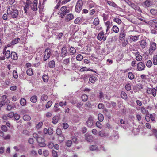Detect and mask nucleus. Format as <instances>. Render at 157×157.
<instances>
[{
  "mask_svg": "<svg viewBox=\"0 0 157 157\" xmlns=\"http://www.w3.org/2000/svg\"><path fill=\"white\" fill-rule=\"evenodd\" d=\"M104 118L103 115L102 114L99 113L98 114V119L100 122L102 121Z\"/></svg>",
  "mask_w": 157,
  "mask_h": 157,
  "instance_id": "37",
  "label": "nucleus"
},
{
  "mask_svg": "<svg viewBox=\"0 0 157 157\" xmlns=\"http://www.w3.org/2000/svg\"><path fill=\"white\" fill-rule=\"evenodd\" d=\"M125 88L127 91H129L131 89V85L130 84H127L125 86Z\"/></svg>",
  "mask_w": 157,
  "mask_h": 157,
  "instance_id": "60",
  "label": "nucleus"
},
{
  "mask_svg": "<svg viewBox=\"0 0 157 157\" xmlns=\"http://www.w3.org/2000/svg\"><path fill=\"white\" fill-rule=\"evenodd\" d=\"M7 13L8 18H16L18 14V10L16 9L13 8L12 6H10L8 7L7 10Z\"/></svg>",
  "mask_w": 157,
  "mask_h": 157,
  "instance_id": "1",
  "label": "nucleus"
},
{
  "mask_svg": "<svg viewBox=\"0 0 157 157\" xmlns=\"http://www.w3.org/2000/svg\"><path fill=\"white\" fill-rule=\"evenodd\" d=\"M145 67V64L142 62H140L137 64V68L138 71L144 70Z\"/></svg>",
  "mask_w": 157,
  "mask_h": 157,
  "instance_id": "11",
  "label": "nucleus"
},
{
  "mask_svg": "<svg viewBox=\"0 0 157 157\" xmlns=\"http://www.w3.org/2000/svg\"><path fill=\"white\" fill-rule=\"evenodd\" d=\"M150 12L153 15H155L157 13V10L154 9H151L150 10Z\"/></svg>",
  "mask_w": 157,
  "mask_h": 157,
  "instance_id": "55",
  "label": "nucleus"
},
{
  "mask_svg": "<svg viewBox=\"0 0 157 157\" xmlns=\"http://www.w3.org/2000/svg\"><path fill=\"white\" fill-rule=\"evenodd\" d=\"M52 102L51 101H48L46 105V108H48L50 107L52 105Z\"/></svg>",
  "mask_w": 157,
  "mask_h": 157,
  "instance_id": "61",
  "label": "nucleus"
},
{
  "mask_svg": "<svg viewBox=\"0 0 157 157\" xmlns=\"http://www.w3.org/2000/svg\"><path fill=\"white\" fill-rule=\"evenodd\" d=\"M54 144L53 142H51L49 143L48 144V146L50 149L54 147Z\"/></svg>",
  "mask_w": 157,
  "mask_h": 157,
  "instance_id": "56",
  "label": "nucleus"
},
{
  "mask_svg": "<svg viewBox=\"0 0 157 157\" xmlns=\"http://www.w3.org/2000/svg\"><path fill=\"white\" fill-rule=\"evenodd\" d=\"M82 8L77 6H75V11L78 13H79L82 10Z\"/></svg>",
  "mask_w": 157,
  "mask_h": 157,
  "instance_id": "64",
  "label": "nucleus"
},
{
  "mask_svg": "<svg viewBox=\"0 0 157 157\" xmlns=\"http://www.w3.org/2000/svg\"><path fill=\"white\" fill-rule=\"evenodd\" d=\"M83 2L82 0H78L76 3V6L82 8Z\"/></svg>",
  "mask_w": 157,
  "mask_h": 157,
  "instance_id": "28",
  "label": "nucleus"
},
{
  "mask_svg": "<svg viewBox=\"0 0 157 157\" xmlns=\"http://www.w3.org/2000/svg\"><path fill=\"white\" fill-rule=\"evenodd\" d=\"M112 22H110L109 21H107L106 22H105V24L106 26V33L105 34H109V32L107 33L109 30L110 29L111 27V25L112 24Z\"/></svg>",
  "mask_w": 157,
  "mask_h": 157,
  "instance_id": "15",
  "label": "nucleus"
},
{
  "mask_svg": "<svg viewBox=\"0 0 157 157\" xmlns=\"http://www.w3.org/2000/svg\"><path fill=\"white\" fill-rule=\"evenodd\" d=\"M156 48V44L155 42L151 43L149 50V54L151 55L153 53V52L155 51Z\"/></svg>",
  "mask_w": 157,
  "mask_h": 157,
  "instance_id": "4",
  "label": "nucleus"
},
{
  "mask_svg": "<svg viewBox=\"0 0 157 157\" xmlns=\"http://www.w3.org/2000/svg\"><path fill=\"white\" fill-rule=\"evenodd\" d=\"M128 3L129 6H130L132 7L133 8H136V5L134 3H132L131 2L129 1Z\"/></svg>",
  "mask_w": 157,
  "mask_h": 157,
  "instance_id": "58",
  "label": "nucleus"
},
{
  "mask_svg": "<svg viewBox=\"0 0 157 157\" xmlns=\"http://www.w3.org/2000/svg\"><path fill=\"white\" fill-rule=\"evenodd\" d=\"M37 101V97L35 95L32 96L30 98V101L33 103H35Z\"/></svg>",
  "mask_w": 157,
  "mask_h": 157,
  "instance_id": "29",
  "label": "nucleus"
},
{
  "mask_svg": "<svg viewBox=\"0 0 157 157\" xmlns=\"http://www.w3.org/2000/svg\"><path fill=\"white\" fill-rule=\"evenodd\" d=\"M20 102L21 105L23 106L26 105V101L24 98H21L20 100Z\"/></svg>",
  "mask_w": 157,
  "mask_h": 157,
  "instance_id": "36",
  "label": "nucleus"
},
{
  "mask_svg": "<svg viewBox=\"0 0 157 157\" xmlns=\"http://www.w3.org/2000/svg\"><path fill=\"white\" fill-rule=\"evenodd\" d=\"M6 58L8 59L11 56V53L9 50H7L6 52H5L4 54Z\"/></svg>",
  "mask_w": 157,
  "mask_h": 157,
  "instance_id": "38",
  "label": "nucleus"
},
{
  "mask_svg": "<svg viewBox=\"0 0 157 157\" xmlns=\"http://www.w3.org/2000/svg\"><path fill=\"white\" fill-rule=\"evenodd\" d=\"M23 119L25 121H28L30 120L31 117L29 115H25L24 116Z\"/></svg>",
  "mask_w": 157,
  "mask_h": 157,
  "instance_id": "43",
  "label": "nucleus"
},
{
  "mask_svg": "<svg viewBox=\"0 0 157 157\" xmlns=\"http://www.w3.org/2000/svg\"><path fill=\"white\" fill-rule=\"evenodd\" d=\"M26 72L27 74L29 76H31L33 75L32 69L31 68L28 69Z\"/></svg>",
  "mask_w": 157,
  "mask_h": 157,
  "instance_id": "49",
  "label": "nucleus"
},
{
  "mask_svg": "<svg viewBox=\"0 0 157 157\" xmlns=\"http://www.w3.org/2000/svg\"><path fill=\"white\" fill-rule=\"evenodd\" d=\"M119 135L118 132L116 131H114L111 136L110 137V139L113 140H116L118 138Z\"/></svg>",
  "mask_w": 157,
  "mask_h": 157,
  "instance_id": "13",
  "label": "nucleus"
},
{
  "mask_svg": "<svg viewBox=\"0 0 157 157\" xmlns=\"http://www.w3.org/2000/svg\"><path fill=\"white\" fill-rule=\"evenodd\" d=\"M99 19L98 17H97L94 19L93 21V24L94 25L97 26L99 24Z\"/></svg>",
  "mask_w": 157,
  "mask_h": 157,
  "instance_id": "42",
  "label": "nucleus"
},
{
  "mask_svg": "<svg viewBox=\"0 0 157 157\" xmlns=\"http://www.w3.org/2000/svg\"><path fill=\"white\" fill-rule=\"evenodd\" d=\"M72 144V141L71 140H69L66 141L65 142L66 145L68 147H70Z\"/></svg>",
  "mask_w": 157,
  "mask_h": 157,
  "instance_id": "47",
  "label": "nucleus"
},
{
  "mask_svg": "<svg viewBox=\"0 0 157 157\" xmlns=\"http://www.w3.org/2000/svg\"><path fill=\"white\" fill-rule=\"evenodd\" d=\"M97 80V78L96 76H91L89 78L90 81L93 84H94Z\"/></svg>",
  "mask_w": 157,
  "mask_h": 157,
  "instance_id": "24",
  "label": "nucleus"
},
{
  "mask_svg": "<svg viewBox=\"0 0 157 157\" xmlns=\"http://www.w3.org/2000/svg\"><path fill=\"white\" fill-rule=\"evenodd\" d=\"M139 36V35H130L129 37L131 40H132L133 41H136L138 40Z\"/></svg>",
  "mask_w": 157,
  "mask_h": 157,
  "instance_id": "22",
  "label": "nucleus"
},
{
  "mask_svg": "<svg viewBox=\"0 0 157 157\" xmlns=\"http://www.w3.org/2000/svg\"><path fill=\"white\" fill-rule=\"evenodd\" d=\"M86 124L89 127H91L94 125V121L92 117L90 116L89 117L86 122Z\"/></svg>",
  "mask_w": 157,
  "mask_h": 157,
  "instance_id": "8",
  "label": "nucleus"
},
{
  "mask_svg": "<svg viewBox=\"0 0 157 157\" xmlns=\"http://www.w3.org/2000/svg\"><path fill=\"white\" fill-rule=\"evenodd\" d=\"M37 142L38 143L39 146L41 147H44L46 146L44 143V140L42 138H39L37 139Z\"/></svg>",
  "mask_w": 157,
  "mask_h": 157,
  "instance_id": "10",
  "label": "nucleus"
},
{
  "mask_svg": "<svg viewBox=\"0 0 157 157\" xmlns=\"http://www.w3.org/2000/svg\"><path fill=\"white\" fill-rule=\"evenodd\" d=\"M82 99L83 101H86L88 99V97L86 94H84L82 96Z\"/></svg>",
  "mask_w": 157,
  "mask_h": 157,
  "instance_id": "44",
  "label": "nucleus"
},
{
  "mask_svg": "<svg viewBox=\"0 0 157 157\" xmlns=\"http://www.w3.org/2000/svg\"><path fill=\"white\" fill-rule=\"evenodd\" d=\"M48 134L49 135H52L53 133V130L52 128H49L48 129Z\"/></svg>",
  "mask_w": 157,
  "mask_h": 157,
  "instance_id": "63",
  "label": "nucleus"
},
{
  "mask_svg": "<svg viewBox=\"0 0 157 157\" xmlns=\"http://www.w3.org/2000/svg\"><path fill=\"white\" fill-rule=\"evenodd\" d=\"M38 3L37 0H34L32 2L30 0H27L26 2V4L28 6H30L31 10L34 11H36L38 10Z\"/></svg>",
  "mask_w": 157,
  "mask_h": 157,
  "instance_id": "2",
  "label": "nucleus"
},
{
  "mask_svg": "<svg viewBox=\"0 0 157 157\" xmlns=\"http://www.w3.org/2000/svg\"><path fill=\"white\" fill-rule=\"evenodd\" d=\"M48 99V96L47 95L45 94H43L42 95L41 98V100L43 101H44L47 100Z\"/></svg>",
  "mask_w": 157,
  "mask_h": 157,
  "instance_id": "48",
  "label": "nucleus"
},
{
  "mask_svg": "<svg viewBox=\"0 0 157 157\" xmlns=\"http://www.w3.org/2000/svg\"><path fill=\"white\" fill-rule=\"evenodd\" d=\"M79 71L81 72H83L84 71H93L95 73H96V71L94 70L90 69V68H87L86 67H83L82 68H81L79 70Z\"/></svg>",
  "mask_w": 157,
  "mask_h": 157,
  "instance_id": "21",
  "label": "nucleus"
},
{
  "mask_svg": "<svg viewBox=\"0 0 157 157\" xmlns=\"http://www.w3.org/2000/svg\"><path fill=\"white\" fill-rule=\"evenodd\" d=\"M126 36V34L124 28L120 29L119 33V39L120 40H124Z\"/></svg>",
  "mask_w": 157,
  "mask_h": 157,
  "instance_id": "7",
  "label": "nucleus"
},
{
  "mask_svg": "<svg viewBox=\"0 0 157 157\" xmlns=\"http://www.w3.org/2000/svg\"><path fill=\"white\" fill-rule=\"evenodd\" d=\"M98 135L101 137H108L109 136L108 133H106L103 131L101 130L98 132Z\"/></svg>",
  "mask_w": 157,
  "mask_h": 157,
  "instance_id": "16",
  "label": "nucleus"
},
{
  "mask_svg": "<svg viewBox=\"0 0 157 157\" xmlns=\"http://www.w3.org/2000/svg\"><path fill=\"white\" fill-rule=\"evenodd\" d=\"M58 121L57 116H54L52 119V122L53 124H56L58 122Z\"/></svg>",
  "mask_w": 157,
  "mask_h": 157,
  "instance_id": "45",
  "label": "nucleus"
},
{
  "mask_svg": "<svg viewBox=\"0 0 157 157\" xmlns=\"http://www.w3.org/2000/svg\"><path fill=\"white\" fill-rule=\"evenodd\" d=\"M10 57L12 59L16 60L18 58V56L17 53L14 52H12L11 53Z\"/></svg>",
  "mask_w": 157,
  "mask_h": 157,
  "instance_id": "20",
  "label": "nucleus"
},
{
  "mask_svg": "<svg viewBox=\"0 0 157 157\" xmlns=\"http://www.w3.org/2000/svg\"><path fill=\"white\" fill-rule=\"evenodd\" d=\"M121 96L123 99H126L127 98V96L126 94L124 91H122L121 92Z\"/></svg>",
  "mask_w": 157,
  "mask_h": 157,
  "instance_id": "41",
  "label": "nucleus"
},
{
  "mask_svg": "<svg viewBox=\"0 0 157 157\" xmlns=\"http://www.w3.org/2000/svg\"><path fill=\"white\" fill-rule=\"evenodd\" d=\"M68 54L67 48L65 47H62L61 49V56L62 58L65 57L67 56Z\"/></svg>",
  "mask_w": 157,
  "mask_h": 157,
  "instance_id": "12",
  "label": "nucleus"
},
{
  "mask_svg": "<svg viewBox=\"0 0 157 157\" xmlns=\"http://www.w3.org/2000/svg\"><path fill=\"white\" fill-rule=\"evenodd\" d=\"M128 76L129 78L131 80H132L135 78L134 75L131 72H128Z\"/></svg>",
  "mask_w": 157,
  "mask_h": 157,
  "instance_id": "30",
  "label": "nucleus"
},
{
  "mask_svg": "<svg viewBox=\"0 0 157 157\" xmlns=\"http://www.w3.org/2000/svg\"><path fill=\"white\" fill-rule=\"evenodd\" d=\"M146 66L148 68L151 67L152 65V63L151 60L148 61L146 64Z\"/></svg>",
  "mask_w": 157,
  "mask_h": 157,
  "instance_id": "51",
  "label": "nucleus"
},
{
  "mask_svg": "<svg viewBox=\"0 0 157 157\" xmlns=\"http://www.w3.org/2000/svg\"><path fill=\"white\" fill-rule=\"evenodd\" d=\"M70 12V10L67 9V7L66 6L62 7L60 9V12L62 13L63 16H65L67 13Z\"/></svg>",
  "mask_w": 157,
  "mask_h": 157,
  "instance_id": "5",
  "label": "nucleus"
},
{
  "mask_svg": "<svg viewBox=\"0 0 157 157\" xmlns=\"http://www.w3.org/2000/svg\"><path fill=\"white\" fill-rule=\"evenodd\" d=\"M147 92L149 94H152L154 97L156 96V90L155 88L151 89L148 88L147 89Z\"/></svg>",
  "mask_w": 157,
  "mask_h": 157,
  "instance_id": "9",
  "label": "nucleus"
},
{
  "mask_svg": "<svg viewBox=\"0 0 157 157\" xmlns=\"http://www.w3.org/2000/svg\"><path fill=\"white\" fill-rule=\"evenodd\" d=\"M74 104L75 106L78 108L81 107L82 105V104L81 102H78V101H75V103Z\"/></svg>",
  "mask_w": 157,
  "mask_h": 157,
  "instance_id": "59",
  "label": "nucleus"
},
{
  "mask_svg": "<svg viewBox=\"0 0 157 157\" xmlns=\"http://www.w3.org/2000/svg\"><path fill=\"white\" fill-rule=\"evenodd\" d=\"M70 63L69 58H66L63 59V65L66 66H68Z\"/></svg>",
  "mask_w": 157,
  "mask_h": 157,
  "instance_id": "27",
  "label": "nucleus"
},
{
  "mask_svg": "<svg viewBox=\"0 0 157 157\" xmlns=\"http://www.w3.org/2000/svg\"><path fill=\"white\" fill-rule=\"evenodd\" d=\"M152 61L154 65H157V56L156 55L153 56Z\"/></svg>",
  "mask_w": 157,
  "mask_h": 157,
  "instance_id": "35",
  "label": "nucleus"
},
{
  "mask_svg": "<svg viewBox=\"0 0 157 157\" xmlns=\"http://www.w3.org/2000/svg\"><path fill=\"white\" fill-rule=\"evenodd\" d=\"M112 29L116 33H117L119 31V29L116 25H114L112 27Z\"/></svg>",
  "mask_w": 157,
  "mask_h": 157,
  "instance_id": "33",
  "label": "nucleus"
},
{
  "mask_svg": "<svg viewBox=\"0 0 157 157\" xmlns=\"http://www.w3.org/2000/svg\"><path fill=\"white\" fill-rule=\"evenodd\" d=\"M105 107L104 105L102 103H100L98 105V108L99 109H104Z\"/></svg>",
  "mask_w": 157,
  "mask_h": 157,
  "instance_id": "57",
  "label": "nucleus"
},
{
  "mask_svg": "<svg viewBox=\"0 0 157 157\" xmlns=\"http://www.w3.org/2000/svg\"><path fill=\"white\" fill-rule=\"evenodd\" d=\"M113 21L116 22L118 24H120L122 22L121 20L118 18H115L113 20Z\"/></svg>",
  "mask_w": 157,
  "mask_h": 157,
  "instance_id": "46",
  "label": "nucleus"
},
{
  "mask_svg": "<svg viewBox=\"0 0 157 157\" xmlns=\"http://www.w3.org/2000/svg\"><path fill=\"white\" fill-rule=\"evenodd\" d=\"M59 104L58 103H56L55 104L53 109V110L55 112H57L60 110V109L58 108Z\"/></svg>",
  "mask_w": 157,
  "mask_h": 157,
  "instance_id": "31",
  "label": "nucleus"
},
{
  "mask_svg": "<svg viewBox=\"0 0 157 157\" xmlns=\"http://www.w3.org/2000/svg\"><path fill=\"white\" fill-rule=\"evenodd\" d=\"M85 137L86 140L89 142L92 141L93 139V136L88 133H86L85 135Z\"/></svg>",
  "mask_w": 157,
  "mask_h": 157,
  "instance_id": "18",
  "label": "nucleus"
},
{
  "mask_svg": "<svg viewBox=\"0 0 157 157\" xmlns=\"http://www.w3.org/2000/svg\"><path fill=\"white\" fill-rule=\"evenodd\" d=\"M83 59V56L81 54H79L76 56V59L78 61H81Z\"/></svg>",
  "mask_w": 157,
  "mask_h": 157,
  "instance_id": "54",
  "label": "nucleus"
},
{
  "mask_svg": "<svg viewBox=\"0 0 157 157\" xmlns=\"http://www.w3.org/2000/svg\"><path fill=\"white\" fill-rule=\"evenodd\" d=\"M20 40V39L19 38H15L11 41V44H16L17 43L19 42Z\"/></svg>",
  "mask_w": 157,
  "mask_h": 157,
  "instance_id": "39",
  "label": "nucleus"
},
{
  "mask_svg": "<svg viewBox=\"0 0 157 157\" xmlns=\"http://www.w3.org/2000/svg\"><path fill=\"white\" fill-rule=\"evenodd\" d=\"M7 96L6 95H3L1 98L2 100V101L1 102H3V103L5 104H9L10 103V101L9 100H7L6 101H5L7 99Z\"/></svg>",
  "mask_w": 157,
  "mask_h": 157,
  "instance_id": "17",
  "label": "nucleus"
},
{
  "mask_svg": "<svg viewBox=\"0 0 157 157\" xmlns=\"http://www.w3.org/2000/svg\"><path fill=\"white\" fill-rule=\"evenodd\" d=\"M96 126L100 129H101L102 128L103 125L101 124L99 121H97L96 123Z\"/></svg>",
  "mask_w": 157,
  "mask_h": 157,
  "instance_id": "52",
  "label": "nucleus"
},
{
  "mask_svg": "<svg viewBox=\"0 0 157 157\" xmlns=\"http://www.w3.org/2000/svg\"><path fill=\"white\" fill-rule=\"evenodd\" d=\"M140 46L142 48H144L147 46V42L145 40H142L140 41Z\"/></svg>",
  "mask_w": 157,
  "mask_h": 157,
  "instance_id": "26",
  "label": "nucleus"
},
{
  "mask_svg": "<svg viewBox=\"0 0 157 157\" xmlns=\"http://www.w3.org/2000/svg\"><path fill=\"white\" fill-rule=\"evenodd\" d=\"M97 146L95 145H92L89 147L91 151L95 150L97 149Z\"/></svg>",
  "mask_w": 157,
  "mask_h": 157,
  "instance_id": "50",
  "label": "nucleus"
},
{
  "mask_svg": "<svg viewBox=\"0 0 157 157\" xmlns=\"http://www.w3.org/2000/svg\"><path fill=\"white\" fill-rule=\"evenodd\" d=\"M82 21V19L80 17H77L74 21V22L76 24H78Z\"/></svg>",
  "mask_w": 157,
  "mask_h": 157,
  "instance_id": "53",
  "label": "nucleus"
},
{
  "mask_svg": "<svg viewBox=\"0 0 157 157\" xmlns=\"http://www.w3.org/2000/svg\"><path fill=\"white\" fill-rule=\"evenodd\" d=\"M43 81L45 82H47L48 81V77L46 75H44L42 76Z\"/></svg>",
  "mask_w": 157,
  "mask_h": 157,
  "instance_id": "40",
  "label": "nucleus"
},
{
  "mask_svg": "<svg viewBox=\"0 0 157 157\" xmlns=\"http://www.w3.org/2000/svg\"><path fill=\"white\" fill-rule=\"evenodd\" d=\"M69 52L71 55H73L76 53V50L74 47H71L69 49Z\"/></svg>",
  "mask_w": 157,
  "mask_h": 157,
  "instance_id": "23",
  "label": "nucleus"
},
{
  "mask_svg": "<svg viewBox=\"0 0 157 157\" xmlns=\"http://www.w3.org/2000/svg\"><path fill=\"white\" fill-rule=\"evenodd\" d=\"M123 40L122 44V46L123 47H125L128 44V41L127 40Z\"/></svg>",
  "mask_w": 157,
  "mask_h": 157,
  "instance_id": "62",
  "label": "nucleus"
},
{
  "mask_svg": "<svg viewBox=\"0 0 157 157\" xmlns=\"http://www.w3.org/2000/svg\"><path fill=\"white\" fill-rule=\"evenodd\" d=\"M144 4L147 7H150L152 5V3L151 1L148 0H146L143 2Z\"/></svg>",
  "mask_w": 157,
  "mask_h": 157,
  "instance_id": "25",
  "label": "nucleus"
},
{
  "mask_svg": "<svg viewBox=\"0 0 157 157\" xmlns=\"http://www.w3.org/2000/svg\"><path fill=\"white\" fill-rule=\"evenodd\" d=\"M107 3L109 5L114 7L116 8L117 6L113 2L108 1Z\"/></svg>",
  "mask_w": 157,
  "mask_h": 157,
  "instance_id": "34",
  "label": "nucleus"
},
{
  "mask_svg": "<svg viewBox=\"0 0 157 157\" xmlns=\"http://www.w3.org/2000/svg\"><path fill=\"white\" fill-rule=\"evenodd\" d=\"M104 36V32L103 31H101L100 32L98 33L97 36V38L100 41L103 40V41H105L106 39V37L105 36Z\"/></svg>",
  "mask_w": 157,
  "mask_h": 157,
  "instance_id": "6",
  "label": "nucleus"
},
{
  "mask_svg": "<svg viewBox=\"0 0 157 157\" xmlns=\"http://www.w3.org/2000/svg\"><path fill=\"white\" fill-rule=\"evenodd\" d=\"M74 18V15L71 13H69L66 16L65 21L66 22H68L71 20L73 19Z\"/></svg>",
  "mask_w": 157,
  "mask_h": 157,
  "instance_id": "14",
  "label": "nucleus"
},
{
  "mask_svg": "<svg viewBox=\"0 0 157 157\" xmlns=\"http://www.w3.org/2000/svg\"><path fill=\"white\" fill-rule=\"evenodd\" d=\"M87 4L89 9L94 7L95 6V4L92 1L90 0L88 1Z\"/></svg>",
  "mask_w": 157,
  "mask_h": 157,
  "instance_id": "19",
  "label": "nucleus"
},
{
  "mask_svg": "<svg viewBox=\"0 0 157 157\" xmlns=\"http://www.w3.org/2000/svg\"><path fill=\"white\" fill-rule=\"evenodd\" d=\"M48 66L50 68H53L55 66V62L53 60L50 61L48 63Z\"/></svg>",
  "mask_w": 157,
  "mask_h": 157,
  "instance_id": "32",
  "label": "nucleus"
},
{
  "mask_svg": "<svg viewBox=\"0 0 157 157\" xmlns=\"http://www.w3.org/2000/svg\"><path fill=\"white\" fill-rule=\"evenodd\" d=\"M51 54V50L48 48L46 49L44 53L43 59L44 61H46L50 57Z\"/></svg>",
  "mask_w": 157,
  "mask_h": 157,
  "instance_id": "3",
  "label": "nucleus"
}]
</instances>
